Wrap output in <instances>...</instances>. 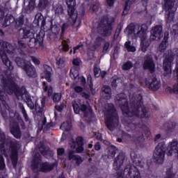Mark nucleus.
Masks as SVG:
<instances>
[{
    "label": "nucleus",
    "mask_w": 178,
    "mask_h": 178,
    "mask_svg": "<svg viewBox=\"0 0 178 178\" xmlns=\"http://www.w3.org/2000/svg\"><path fill=\"white\" fill-rule=\"evenodd\" d=\"M69 144H70V148H72V149H74V148H76V145H77L76 142L74 140V139L72 138L70 141H69Z\"/></svg>",
    "instance_id": "59"
},
{
    "label": "nucleus",
    "mask_w": 178,
    "mask_h": 178,
    "mask_svg": "<svg viewBox=\"0 0 178 178\" xmlns=\"http://www.w3.org/2000/svg\"><path fill=\"white\" fill-rule=\"evenodd\" d=\"M51 30L54 35H58V34H59V32L60 31V28H59L58 25H52L51 26Z\"/></svg>",
    "instance_id": "42"
},
{
    "label": "nucleus",
    "mask_w": 178,
    "mask_h": 178,
    "mask_svg": "<svg viewBox=\"0 0 178 178\" xmlns=\"http://www.w3.org/2000/svg\"><path fill=\"white\" fill-rule=\"evenodd\" d=\"M135 1L136 0H127L125 1V5L122 14V16H126V15H128L129 10H130V6L134 3Z\"/></svg>",
    "instance_id": "33"
},
{
    "label": "nucleus",
    "mask_w": 178,
    "mask_h": 178,
    "mask_svg": "<svg viewBox=\"0 0 178 178\" xmlns=\"http://www.w3.org/2000/svg\"><path fill=\"white\" fill-rule=\"evenodd\" d=\"M109 47H111V43H109V42H105L103 46V52H108V49H109Z\"/></svg>",
    "instance_id": "62"
},
{
    "label": "nucleus",
    "mask_w": 178,
    "mask_h": 178,
    "mask_svg": "<svg viewBox=\"0 0 178 178\" xmlns=\"http://www.w3.org/2000/svg\"><path fill=\"white\" fill-rule=\"evenodd\" d=\"M81 62V60H80V58H74L72 60V65L74 66H76L77 67H79V66H80Z\"/></svg>",
    "instance_id": "58"
},
{
    "label": "nucleus",
    "mask_w": 178,
    "mask_h": 178,
    "mask_svg": "<svg viewBox=\"0 0 178 178\" xmlns=\"http://www.w3.org/2000/svg\"><path fill=\"white\" fill-rule=\"evenodd\" d=\"M164 178H175V174H173L172 169L169 168L166 170L165 176Z\"/></svg>",
    "instance_id": "49"
},
{
    "label": "nucleus",
    "mask_w": 178,
    "mask_h": 178,
    "mask_svg": "<svg viewBox=\"0 0 178 178\" xmlns=\"http://www.w3.org/2000/svg\"><path fill=\"white\" fill-rule=\"evenodd\" d=\"M56 64L58 69H63V67H65V66H66V63L65 61V58H63L62 57L56 58Z\"/></svg>",
    "instance_id": "37"
},
{
    "label": "nucleus",
    "mask_w": 178,
    "mask_h": 178,
    "mask_svg": "<svg viewBox=\"0 0 178 178\" xmlns=\"http://www.w3.org/2000/svg\"><path fill=\"white\" fill-rule=\"evenodd\" d=\"M3 20L4 26H10L13 23H15L14 26L17 30H22L23 29V24H24V15L22 14L16 19L15 17L10 14H7L5 16V10L0 8V21Z\"/></svg>",
    "instance_id": "6"
},
{
    "label": "nucleus",
    "mask_w": 178,
    "mask_h": 178,
    "mask_svg": "<svg viewBox=\"0 0 178 178\" xmlns=\"http://www.w3.org/2000/svg\"><path fill=\"white\" fill-rule=\"evenodd\" d=\"M168 45H169V33H165L163 40L159 46V49L160 52H165V51H166V48H168Z\"/></svg>",
    "instance_id": "26"
},
{
    "label": "nucleus",
    "mask_w": 178,
    "mask_h": 178,
    "mask_svg": "<svg viewBox=\"0 0 178 178\" xmlns=\"http://www.w3.org/2000/svg\"><path fill=\"white\" fill-rule=\"evenodd\" d=\"M143 69L144 70H149L151 74H154V73H155V63L154 62L152 56L147 55L145 57V60L143 64Z\"/></svg>",
    "instance_id": "17"
},
{
    "label": "nucleus",
    "mask_w": 178,
    "mask_h": 178,
    "mask_svg": "<svg viewBox=\"0 0 178 178\" xmlns=\"http://www.w3.org/2000/svg\"><path fill=\"white\" fill-rule=\"evenodd\" d=\"M74 161H76V166H80V165H81L83 161V159L80 156V155H76V158H75V160Z\"/></svg>",
    "instance_id": "55"
},
{
    "label": "nucleus",
    "mask_w": 178,
    "mask_h": 178,
    "mask_svg": "<svg viewBox=\"0 0 178 178\" xmlns=\"http://www.w3.org/2000/svg\"><path fill=\"white\" fill-rule=\"evenodd\" d=\"M3 89L0 88V101L2 104L6 102V94L8 95H15L17 98L21 97L22 99L26 102L28 108L31 109H35L38 115L41 116L42 112H44V108H45V99H41V106L38 104V100H35V103L33 102L31 95L27 89L24 86H19L17 83L11 78L3 79Z\"/></svg>",
    "instance_id": "2"
},
{
    "label": "nucleus",
    "mask_w": 178,
    "mask_h": 178,
    "mask_svg": "<svg viewBox=\"0 0 178 178\" xmlns=\"http://www.w3.org/2000/svg\"><path fill=\"white\" fill-rule=\"evenodd\" d=\"M76 152L74 150H70L68 152V159L69 161H74L77 157V155H75Z\"/></svg>",
    "instance_id": "46"
},
{
    "label": "nucleus",
    "mask_w": 178,
    "mask_h": 178,
    "mask_svg": "<svg viewBox=\"0 0 178 178\" xmlns=\"http://www.w3.org/2000/svg\"><path fill=\"white\" fill-rule=\"evenodd\" d=\"M0 46L2 49H0V56L1 58V60L6 66L9 72H12V70L13 69V65L9 60V58H8V55L6 54H9L10 55H15L16 52V49H15V47L12 45V44L5 42L3 40H0Z\"/></svg>",
    "instance_id": "4"
},
{
    "label": "nucleus",
    "mask_w": 178,
    "mask_h": 178,
    "mask_svg": "<svg viewBox=\"0 0 178 178\" xmlns=\"http://www.w3.org/2000/svg\"><path fill=\"white\" fill-rule=\"evenodd\" d=\"M145 84L148 88L152 90V91H158L161 87V81H158L156 77H154L152 79L146 81Z\"/></svg>",
    "instance_id": "22"
},
{
    "label": "nucleus",
    "mask_w": 178,
    "mask_h": 178,
    "mask_svg": "<svg viewBox=\"0 0 178 178\" xmlns=\"http://www.w3.org/2000/svg\"><path fill=\"white\" fill-rule=\"evenodd\" d=\"M42 87H43V89H44V91L45 92H47L48 97H52V94L54 93V88H52V86H49L48 87V85H47V82L43 81L42 82Z\"/></svg>",
    "instance_id": "35"
},
{
    "label": "nucleus",
    "mask_w": 178,
    "mask_h": 178,
    "mask_svg": "<svg viewBox=\"0 0 178 178\" xmlns=\"http://www.w3.org/2000/svg\"><path fill=\"white\" fill-rule=\"evenodd\" d=\"M172 33L176 35L178 34V23L172 26Z\"/></svg>",
    "instance_id": "64"
},
{
    "label": "nucleus",
    "mask_w": 178,
    "mask_h": 178,
    "mask_svg": "<svg viewBox=\"0 0 178 178\" xmlns=\"http://www.w3.org/2000/svg\"><path fill=\"white\" fill-rule=\"evenodd\" d=\"M67 6V12L70 16V20H72L73 26L77 22V11H76V0H66Z\"/></svg>",
    "instance_id": "16"
},
{
    "label": "nucleus",
    "mask_w": 178,
    "mask_h": 178,
    "mask_svg": "<svg viewBox=\"0 0 178 178\" xmlns=\"http://www.w3.org/2000/svg\"><path fill=\"white\" fill-rule=\"evenodd\" d=\"M87 80L90 91L92 92V94L94 95V92H92V87H94V85L92 84V78L91 77V74L88 76Z\"/></svg>",
    "instance_id": "48"
},
{
    "label": "nucleus",
    "mask_w": 178,
    "mask_h": 178,
    "mask_svg": "<svg viewBox=\"0 0 178 178\" xmlns=\"http://www.w3.org/2000/svg\"><path fill=\"white\" fill-rule=\"evenodd\" d=\"M123 29V26L121 25V24H119L118 26H117V29L115 30V35H117V37L118 35H120V33H122V30Z\"/></svg>",
    "instance_id": "57"
},
{
    "label": "nucleus",
    "mask_w": 178,
    "mask_h": 178,
    "mask_svg": "<svg viewBox=\"0 0 178 178\" xmlns=\"http://www.w3.org/2000/svg\"><path fill=\"white\" fill-rule=\"evenodd\" d=\"M131 159L134 165L138 166L139 168H144V162L140 158H138V154L131 152Z\"/></svg>",
    "instance_id": "27"
},
{
    "label": "nucleus",
    "mask_w": 178,
    "mask_h": 178,
    "mask_svg": "<svg viewBox=\"0 0 178 178\" xmlns=\"http://www.w3.org/2000/svg\"><path fill=\"white\" fill-rule=\"evenodd\" d=\"M72 105L74 113L78 115L79 113H80V111L82 112L88 123H91L95 120V114H94L91 106L81 104L80 106L79 104H77V102H76V100L72 102Z\"/></svg>",
    "instance_id": "7"
},
{
    "label": "nucleus",
    "mask_w": 178,
    "mask_h": 178,
    "mask_svg": "<svg viewBox=\"0 0 178 178\" xmlns=\"http://www.w3.org/2000/svg\"><path fill=\"white\" fill-rule=\"evenodd\" d=\"M70 76L72 79L76 80L79 77V71L76 70L74 68H72L70 71Z\"/></svg>",
    "instance_id": "44"
},
{
    "label": "nucleus",
    "mask_w": 178,
    "mask_h": 178,
    "mask_svg": "<svg viewBox=\"0 0 178 178\" xmlns=\"http://www.w3.org/2000/svg\"><path fill=\"white\" fill-rule=\"evenodd\" d=\"M177 124L175 122L168 121L164 124V128L167 133H173Z\"/></svg>",
    "instance_id": "30"
},
{
    "label": "nucleus",
    "mask_w": 178,
    "mask_h": 178,
    "mask_svg": "<svg viewBox=\"0 0 178 178\" xmlns=\"http://www.w3.org/2000/svg\"><path fill=\"white\" fill-rule=\"evenodd\" d=\"M106 22V23H105V19H102L98 24L97 30L103 37H109L112 34V30H113L115 19H107Z\"/></svg>",
    "instance_id": "13"
},
{
    "label": "nucleus",
    "mask_w": 178,
    "mask_h": 178,
    "mask_svg": "<svg viewBox=\"0 0 178 178\" xmlns=\"http://www.w3.org/2000/svg\"><path fill=\"white\" fill-rule=\"evenodd\" d=\"M125 158L126 156L124 155V153L122 152L119 153V154L114 159L113 164L114 170H119L122 168L123 163H124Z\"/></svg>",
    "instance_id": "21"
},
{
    "label": "nucleus",
    "mask_w": 178,
    "mask_h": 178,
    "mask_svg": "<svg viewBox=\"0 0 178 178\" xmlns=\"http://www.w3.org/2000/svg\"><path fill=\"white\" fill-rule=\"evenodd\" d=\"M77 146H84V138L81 136H78L76 138Z\"/></svg>",
    "instance_id": "51"
},
{
    "label": "nucleus",
    "mask_w": 178,
    "mask_h": 178,
    "mask_svg": "<svg viewBox=\"0 0 178 178\" xmlns=\"http://www.w3.org/2000/svg\"><path fill=\"white\" fill-rule=\"evenodd\" d=\"M117 99L119 102V107L120 108L123 116L129 118L127 121L129 127H134V130L139 129L138 134L133 137L132 140L136 145L138 148H143L144 145V134L148 137L151 134L149 129L140 122V119H149L148 111L144 106V102H143V95L138 94L136 97L132 99L129 103L130 108L129 107V100L124 93H120L117 96Z\"/></svg>",
    "instance_id": "1"
},
{
    "label": "nucleus",
    "mask_w": 178,
    "mask_h": 178,
    "mask_svg": "<svg viewBox=\"0 0 178 178\" xmlns=\"http://www.w3.org/2000/svg\"><path fill=\"white\" fill-rule=\"evenodd\" d=\"M164 9L166 12L165 20L167 23H172L175 19V13L177 10V7H175L176 0H163Z\"/></svg>",
    "instance_id": "14"
},
{
    "label": "nucleus",
    "mask_w": 178,
    "mask_h": 178,
    "mask_svg": "<svg viewBox=\"0 0 178 178\" xmlns=\"http://www.w3.org/2000/svg\"><path fill=\"white\" fill-rule=\"evenodd\" d=\"M119 81V79L118 78H111V86L113 88H116L118 87V83Z\"/></svg>",
    "instance_id": "54"
},
{
    "label": "nucleus",
    "mask_w": 178,
    "mask_h": 178,
    "mask_svg": "<svg viewBox=\"0 0 178 178\" xmlns=\"http://www.w3.org/2000/svg\"><path fill=\"white\" fill-rule=\"evenodd\" d=\"M102 94L104 99H111L112 98V89L108 85H104L102 88Z\"/></svg>",
    "instance_id": "24"
},
{
    "label": "nucleus",
    "mask_w": 178,
    "mask_h": 178,
    "mask_svg": "<svg viewBox=\"0 0 178 178\" xmlns=\"http://www.w3.org/2000/svg\"><path fill=\"white\" fill-rule=\"evenodd\" d=\"M99 9V4L98 3H95V4H92V6H90V12H98Z\"/></svg>",
    "instance_id": "53"
},
{
    "label": "nucleus",
    "mask_w": 178,
    "mask_h": 178,
    "mask_svg": "<svg viewBox=\"0 0 178 178\" xmlns=\"http://www.w3.org/2000/svg\"><path fill=\"white\" fill-rule=\"evenodd\" d=\"M70 27V24L69 23H64L61 26V35H63L65 34V31L66 29H69Z\"/></svg>",
    "instance_id": "52"
},
{
    "label": "nucleus",
    "mask_w": 178,
    "mask_h": 178,
    "mask_svg": "<svg viewBox=\"0 0 178 178\" xmlns=\"http://www.w3.org/2000/svg\"><path fill=\"white\" fill-rule=\"evenodd\" d=\"M122 70H130L133 67V63L131 61L128 60L122 65Z\"/></svg>",
    "instance_id": "40"
},
{
    "label": "nucleus",
    "mask_w": 178,
    "mask_h": 178,
    "mask_svg": "<svg viewBox=\"0 0 178 178\" xmlns=\"http://www.w3.org/2000/svg\"><path fill=\"white\" fill-rule=\"evenodd\" d=\"M173 73H174V76L177 78V83L175 84L172 88L170 86H168L165 88V92H167V94H173V93L178 94V65L177 64L176 65V67Z\"/></svg>",
    "instance_id": "23"
},
{
    "label": "nucleus",
    "mask_w": 178,
    "mask_h": 178,
    "mask_svg": "<svg viewBox=\"0 0 178 178\" xmlns=\"http://www.w3.org/2000/svg\"><path fill=\"white\" fill-rule=\"evenodd\" d=\"M20 109L22 111V113L23 115L25 122H30V118H29V115H27V112L26 111V108H24V106H21Z\"/></svg>",
    "instance_id": "43"
},
{
    "label": "nucleus",
    "mask_w": 178,
    "mask_h": 178,
    "mask_svg": "<svg viewBox=\"0 0 178 178\" xmlns=\"http://www.w3.org/2000/svg\"><path fill=\"white\" fill-rule=\"evenodd\" d=\"M84 47V44L83 43H81L80 44L76 45V47H73V54H76L77 53V51L80 49L81 48H83Z\"/></svg>",
    "instance_id": "56"
},
{
    "label": "nucleus",
    "mask_w": 178,
    "mask_h": 178,
    "mask_svg": "<svg viewBox=\"0 0 178 178\" xmlns=\"http://www.w3.org/2000/svg\"><path fill=\"white\" fill-rule=\"evenodd\" d=\"M8 149H11V163L13 168H16L17 166V161H19L17 145L10 138H6L5 132L0 131V150L1 154L6 155Z\"/></svg>",
    "instance_id": "3"
},
{
    "label": "nucleus",
    "mask_w": 178,
    "mask_h": 178,
    "mask_svg": "<svg viewBox=\"0 0 178 178\" xmlns=\"http://www.w3.org/2000/svg\"><path fill=\"white\" fill-rule=\"evenodd\" d=\"M44 68V79L48 81V83H51L52 81V79L51 78L52 76V67L47 64H44L43 65Z\"/></svg>",
    "instance_id": "25"
},
{
    "label": "nucleus",
    "mask_w": 178,
    "mask_h": 178,
    "mask_svg": "<svg viewBox=\"0 0 178 178\" xmlns=\"http://www.w3.org/2000/svg\"><path fill=\"white\" fill-rule=\"evenodd\" d=\"M49 4L48 0H39V3L38 5V8L40 10H44L47 9V6Z\"/></svg>",
    "instance_id": "39"
},
{
    "label": "nucleus",
    "mask_w": 178,
    "mask_h": 178,
    "mask_svg": "<svg viewBox=\"0 0 178 178\" xmlns=\"http://www.w3.org/2000/svg\"><path fill=\"white\" fill-rule=\"evenodd\" d=\"M15 63L24 70L26 73L28 77H31L32 79H35L37 77V72H35V67L31 65L30 61L26 60L23 58L19 56L15 57Z\"/></svg>",
    "instance_id": "11"
},
{
    "label": "nucleus",
    "mask_w": 178,
    "mask_h": 178,
    "mask_svg": "<svg viewBox=\"0 0 178 178\" xmlns=\"http://www.w3.org/2000/svg\"><path fill=\"white\" fill-rule=\"evenodd\" d=\"M23 31L22 32V38H31V37H34V33L30 31V29L27 27H24L21 29Z\"/></svg>",
    "instance_id": "34"
},
{
    "label": "nucleus",
    "mask_w": 178,
    "mask_h": 178,
    "mask_svg": "<svg viewBox=\"0 0 178 178\" xmlns=\"http://www.w3.org/2000/svg\"><path fill=\"white\" fill-rule=\"evenodd\" d=\"M149 45H151V40L149 39L140 40V49L142 52H147V49H148Z\"/></svg>",
    "instance_id": "31"
},
{
    "label": "nucleus",
    "mask_w": 178,
    "mask_h": 178,
    "mask_svg": "<svg viewBox=\"0 0 178 178\" xmlns=\"http://www.w3.org/2000/svg\"><path fill=\"white\" fill-rule=\"evenodd\" d=\"M178 57V49L175 48L172 50H168V54L163 63V69L164 70L163 76L165 79H170L172 76V65H173V60H175V57Z\"/></svg>",
    "instance_id": "8"
},
{
    "label": "nucleus",
    "mask_w": 178,
    "mask_h": 178,
    "mask_svg": "<svg viewBox=\"0 0 178 178\" xmlns=\"http://www.w3.org/2000/svg\"><path fill=\"white\" fill-rule=\"evenodd\" d=\"M6 167V165L5 164V159H3L2 155H0V170H3Z\"/></svg>",
    "instance_id": "50"
},
{
    "label": "nucleus",
    "mask_w": 178,
    "mask_h": 178,
    "mask_svg": "<svg viewBox=\"0 0 178 178\" xmlns=\"http://www.w3.org/2000/svg\"><path fill=\"white\" fill-rule=\"evenodd\" d=\"M41 162V157L40 156H35L33 162L31 163V168L33 172L35 173L36 172H42L43 173H48V172H51V170H54V168L56 166V164L54 163H49L48 161L43 162L40 163Z\"/></svg>",
    "instance_id": "10"
},
{
    "label": "nucleus",
    "mask_w": 178,
    "mask_h": 178,
    "mask_svg": "<svg viewBox=\"0 0 178 178\" xmlns=\"http://www.w3.org/2000/svg\"><path fill=\"white\" fill-rule=\"evenodd\" d=\"M39 152L43 156L48 155L49 156H52V151L47 145L42 143L39 147Z\"/></svg>",
    "instance_id": "29"
},
{
    "label": "nucleus",
    "mask_w": 178,
    "mask_h": 178,
    "mask_svg": "<svg viewBox=\"0 0 178 178\" xmlns=\"http://www.w3.org/2000/svg\"><path fill=\"white\" fill-rule=\"evenodd\" d=\"M31 59L32 62L34 63V65H40V63H41L40 60L38 58H35V56H31Z\"/></svg>",
    "instance_id": "61"
},
{
    "label": "nucleus",
    "mask_w": 178,
    "mask_h": 178,
    "mask_svg": "<svg viewBox=\"0 0 178 178\" xmlns=\"http://www.w3.org/2000/svg\"><path fill=\"white\" fill-rule=\"evenodd\" d=\"M23 49H26V43L23 42V40H18L17 49V54L20 56H22V58H24V56H26V53Z\"/></svg>",
    "instance_id": "28"
},
{
    "label": "nucleus",
    "mask_w": 178,
    "mask_h": 178,
    "mask_svg": "<svg viewBox=\"0 0 178 178\" xmlns=\"http://www.w3.org/2000/svg\"><path fill=\"white\" fill-rule=\"evenodd\" d=\"M116 178H141V174L136 165H126L124 170L116 172Z\"/></svg>",
    "instance_id": "12"
},
{
    "label": "nucleus",
    "mask_w": 178,
    "mask_h": 178,
    "mask_svg": "<svg viewBox=\"0 0 178 178\" xmlns=\"http://www.w3.org/2000/svg\"><path fill=\"white\" fill-rule=\"evenodd\" d=\"M104 41V38L102 37H97L95 40V44L97 45H101L102 44V42Z\"/></svg>",
    "instance_id": "60"
},
{
    "label": "nucleus",
    "mask_w": 178,
    "mask_h": 178,
    "mask_svg": "<svg viewBox=\"0 0 178 178\" xmlns=\"http://www.w3.org/2000/svg\"><path fill=\"white\" fill-rule=\"evenodd\" d=\"M162 25H156L152 29L150 39L152 41H159L162 38Z\"/></svg>",
    "instance_id": "20"
},
{
    "label": "nucleus",
    "mask_w": 178,
    "mask_h": 178,
    "mask_svg": "<svg viewBox=\"0 0 178 178\" xmlns=\"http://www.w3.org/2000/svg\"><path fill=\"white\" fill-rule=\"evenodd\" d=\"M53 9L54 10L56 16H60V15H63L64 9L63 6L60 4H57L53 6Z\"/></svg>",
    "instance_id": "36"
},
{
    "label": "nucleus",
    "mask_w": 178,
    "mask_h": 178,
    "mask_svg": "<svg viewBox=\"0 0 178 178\" xmlns=\"http://www.w3.org/2000/svg\"><path fill=\"white\" fill-rule=\"evenodd\" d=\"M33 24H35L38 27H40L41 30L43 31H47V30H48V28H45V24H47V18L44 17V15L41 13L35 15Z\"/></svg>",
    "instance_id": "19"
},
{
    "label": "nucleus",
    "mask_w": 178,
    "mask_h": 178,
    "mask_svg": "<svg viewBox=\"0 0 178 178\" xmlns=\"http://www.w3.org/2000/svg\"><path fill=\"white\" fill-rule=\"evenodd\" d=\"M53 102L56 104V102H59L60 99H62V95L60 93L55 92L52 96Z\"/></svg>",
    "instance_id": "41"
},
{
    "label": "nucleus",
    "mask_w": 178,
    "mask_h": 178,
    "mask_svg": "<svg viewBox=\"0 0 178 178\" xmlns=\"http://www.w3.org/2000/svg\"><path fill=\"white\" fill-rule=\"evenodd\" d=\"M118 152V147L116 146L111 145L108 147V159H113L115 158L116 154Z\"/></svg>",
    "instance_id": "32"
},
{
    "label": "nucleus",
    "mask_w": 178,
    "mask_h": 178,
    "mask_svg": "<svg viewBox=\"0 0 178 178\" xmlns=\"http://www.w3.org/2000/svg\"><path fill=\"white\" fill-rule=\"evenodd\" d=\"M108 107L107 110L108 115L106 118L105 123L107 129L110 131H113L119 126V116H118V114H115L116 108H115L113 104H110Z\"/></svg>",
    "instance_id": "9"
},
{
    "label": "nucleus",
    "mask_w": 178,
    "mask_h": 178,
    "mask_svg": "<svg viewBox=\"0 0 178 178\" xmlns=\"http://www.w3.org/2000/svg\"><path fill=\"white\" fill-rule=\"evenodd\" d=\"M99 72H101V68L98 67V65L95 64L93 67V73L95 74V77H99Z\"/></svg>",
    "instance_id": "45"
},
{
    "label": "nucleus",
    "mask_w": 178,
    "mask_h": 178,
    "mask_svg": "<svg viewBox=\"0 0 178 178\" xmlns=\"http://www.w3.org/2000/svg\"><path fill=\"white\" fill-rule=\"evenodd\" d=\"M93 138H95V140H97V141H104V139L102 138V134L99 132H94Z\"/></svg>",
    "instance_id": "47"
},
{
    "label": "nucleus",
    "mask_w": 178,
    "mask_h": 178,
    "mask_svg": "<svg viewBox=\"0 0 178 178\" xmlns=\"http://www.w3.org/2000/svg\"><path fill=\"white\" fill-rule=\"evenodd\" d=\"M42 45H44V35L41 33H38L36 38L34 36L31 37L28 41V47L31 49H38Z\"/></svg>",
    "instance_id": "15"
},
{
    "label": "nucleus",
    "mask_w": 178,
    "mask_h": 178,
    "mask_svg": "<svg viewBox=\"0 0 178 178\" xmlns=\"http://www.w3.org/2000/svg\"><path fill=\"white\" fill-rule=\"evenodd\" d=\"M72 122H65L61 124L60 129L61 130H64L65 131H70V130H72Z\"/></svg>",
    "instance_id": "38"
},
{
    "label": "nucleus",
    "mask_w": 178,
    "mask_h": 178,
    "mask_svg": "<svg viewBox=\"0 0 178 178\" xmlns=\"http://www.w3.org/2000/svg\"><path fill=\"white\" fill-rule=\"evenodd\" d=\"M140 29L136 33V29L131 27L129 29V33H134L136 37H138L140 40L147 39V31L148 30V25L147 24H143L140 26Z\"/></svg>",
    "instance_id": "18"
},
{
    "label": "nucleus",
    "mask_w": 178,
    "mask_h": 178,
    "mask_svg": "<svg viewBox=\"0 0 178 178\" xmlns=\"http://www.w3.org/2000/svg\"><path fill=\"white\" fill-rule=\"evenodd\" d=\"M63 154H65V149L63 148L57 149V155L58 156H63Z\"/></svg>",
    "instance_id": "63"
},
{
    "label": "nucleus",
    "mask_w": 178,
    "mask_h": 178,
    "mask_svg": "<svg viewBox=\"0 0 178 178\" xmlns=\"http://www.w3.org/2000/svg\"><path fill=\"white\" fill-rule=\"evenodd\" d=\"M9 118L11 122H13V124L10 128L11 134H13L15 138H20L22 137V131H20L19 123L23 122V118H22V116L17 111L12 109L9 110Z\"/></svg>",
    "instance_id": "5"
}]
</instances>
